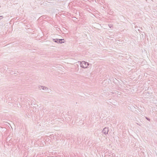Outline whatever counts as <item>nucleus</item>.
Segmentation results:
<instances>
[{"label": "nucleus", "mask_w": 157, "mask_h": 157, "mask_svg": "<svg viewBox=\"0 0 157 157\" xmlns=\"http://www.w3.org/2000/svg\"><path fill=\"white\" fill-rule=\"evenodd\" d=\"M88 65V63L86 62L82 61L81 63V66L82 67L84 68L87 67Z\"/></svg>", "instance_id": "obj_1"}, {"label": "nucleus", "mask_w": 157, "mask_h": 157, "mask_svg": "<svg viewBox=\"0 0 157 157\" xmlns=\"http://www.w3.org/2000/svg\"><path fill=\"white\" fill-rule=\"evenodd\" d=\"M64 40V39H60L59 40V42L60 43H64V42L63 41Z\"/></svg>", "instance_id": "obj_2"}]
</instances>
